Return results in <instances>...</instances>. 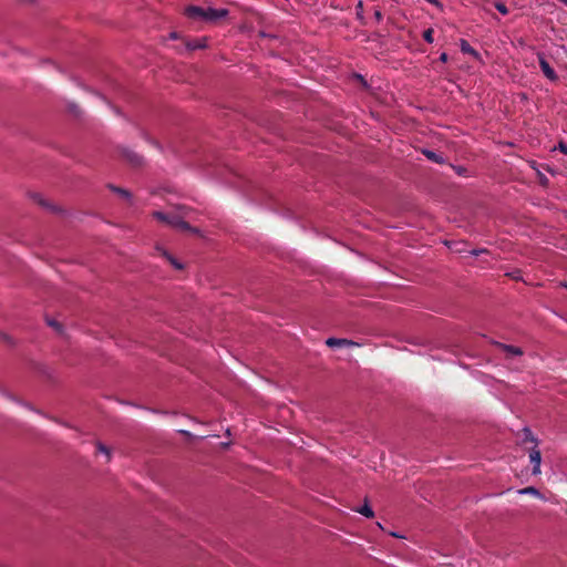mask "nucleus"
<instances>
[{
    "mask_svg": "<svg viewBox=\"0 0 567 567\" xmlns=\"http://www.w3.org/2000/svg\"><path fill=\"white\" fill-rule=\"evenodd\" d=\"M181 433H183V434H189V432H188V431H184V430H183V431H181Z\"/></svg>",
    "mask_w": 567,
    "mask_h": 567,
    "instance_id": "c756f323",
    "label": "nucleus"
},
{
    "mask_svg": "<svg viewBox=\"0 0 567 567\" xmlns=\"http://www.w3.org/2000/svg\"><path fill=\"white\" fill-rule=\"evenodd\" d=\"M524 432H525L524 442L529 441L533 443V446L530 447V450L528 452L529 462L533 465L532 474L538 475V474H540V463H542V453H540V450L538 449V440L532 434L529 429L525 427Z\"/></svg>",
    "mask_w": 567,
    "mask_h": 567,
    "instance_id": "f257e3e1",
    "label": "nucleus"
},
{
    "mask_svg": "<svg viewBox=\"0 0 567 567\" xmlns=\"http://www.w3.org/2000/svg\"><path fill=\"white\" fill-rule=\"evenodd\" d=\"M429 3L435 6L439 9H443V4L439 0H426Z\"/></svg>",
    "mask_w": 567,
    "mask_h": 567,
    "instance_id": "4be33fe9",
    "label": "nucleus"
},
{
    "mask_svg": "<svg viewBox=\"0 0 567 567\" xmlns=\"http://www.w3.org/2000/svg\"><path fill=\"white\" fill-rule=\"evenodd\" d=\"M205 47H206L205 39H198V40H194V41L187 43L188 50L203 49Z\"/></svg>",
    "mask_w": 567,
    "mask_h": 567,
    "instance_id": "9b49d317",
    "label": "nucleus"
},
{
    "mask_svg": "<svg viewBox=\"0 0 567 567\" xmlns=\"http://www.w3.org/2000/svg\"><path fill=\"white\" fill-rule=\"evenodd\" d=\"M555 150H559L561 153L567 155V144L564 142H559Z\"/></svg>",
    "mask_w": 567,
    "mask_h": 567,
    "instance_id": "aec40b11",
    "label": "nucleus"
},
{
    "mask_svg": "<svg viewBox=\"0 0 567 567\" xmlns=\"http://www.w3.org/2000/svg\"><path fill=\"white\" fill-rule=\"evenodd\" d=\"M326 343L330 348H334V347H355V346H359V343H357L354 341H351V340H348V339H342V338H328Z\"/></svg>",
    "mask_w": 567,
    "mask_h": 567,
    "instance_id": "39448f33",
    "label": "nucleus"
},
{
    "mask_svg": "<svg viewBox=\"0 0 567 567\" xmlns=\"http://www.w3.org/2000/svg\"><path fill=\"white\" fill-rule=\"evenodd\" d=\"M518 493L519 494H529V495H535V496L540 495L539 491L533 486L525 487V488L520 489Z\"/></svg>",
    "mask_w": 567,
    "mask_h": 567,
    "instance_id": "ddd939ff",
    "label": "nucleus"
},
{
    "mask_svg": "<svg viewBox=\"0 0 567 567\" xmlns=\"http://www.w3.org/2000/svg\"><path fill=\"white\" fill-rule=\"evenodd\" d=\"M49 326L53 327L56 330H61V324L55 320H48L47 321Z\"/></svg>",
    "mask_w": 567,
    "mask_h": 567,
    "instance_id": "412c9836",
    "label": "nucleus"
},
{
    "mask_svg": "<svg viewBox=\"0 0 567 567\" xmlns=\"http://www.w3.org/2000/svg\"><path fill=\"white\" fill-rule=\"evenodd\" d=\"M423 39H424L425 42L432 44L434 42L433 30L432 29H426L423 32Z\"/></svg>",
    "mask_w": 567,
    "mask_h": 567,
    "instance_id": "4468645a",
    "label": "nucleus"
},
{
    "mask_svg": "<svg viewBox=\"0 0 567 567\" xmlns=\"http://www.w3.org/2000/svg\"><path fill=\"white\" fill-rule=\"evenodd\" d=\"M33 199L38 202L39 205L43 206V207H47V208H50V209H54L53 206H50L48 205V203L42 198L41 195L37 194V195H33Z\"/></svg>",
    "mask_w": 567,
    "mask_h": 567,
    "instance_id": "dca6fc26",
    "label": "nucleus"
},
{
    "mask_svg": "<svg viewBox=\"0 0 567 567\" xmlns=\"http://www.w3.org/2000/svg\"><path fill=\"white\" fill-rule=\"evenodd\" d=\"M357 512L367 518H372L374 516L372 507L367 502L361 507H359Z\"/></svg>",
    "mask_w": 567,
    "mask_h": 567,
    "instance_id": "9d476101",
    "label": "nucleus"
},
{
    "mask_svg": "<svg viewBox=\"0 0 567 567\" xmlns=\"http://www.w3.org/2000/svg\"><path fill=\"white\" fill-rule=\"evenodd\" d=\"M486 249H474L471 251L472 255L478 256L481 252H486Z\"/></svg>",
    "mask_w": 567,
    "mask_h": 567,
    "instance_id": "393cba45",
    "label": "nucleus"
},
{
    "mask_svg": "<svg viewBox=\"0 0 567 567\" xmlns=\"http://www.w3.org/2000/svg\"><path fill=\"white\" fill-rule=\"evenodd\" d=\"M154 217H156L158 220H161L167 225H171L174 228L182 229V230L190 229L189 225L186 221H184L183 219H181L179 217H177L175 215H168V214H164L162 212H155Z\"/></svg>",
    "mask_w": 567,
    "mask_h": 567,
    "instance_id": "f03ea898",
    "label": "nucleus"
},
{
    "mask_svg": "<svg viewBox=\"0 0 567 567\" xmlns=\"http://www.w3.org/2000/svg\"><path fill=\"white\" fill-rule=\"evenodd\" d=\"M112 190H114L115 193L120 194L122 197L126 198V199H130L131 198V193L126 189H123V188H118V187H114L112 186L111 187Z\"/></svg>",
    "mask_w": 567,
    "mask_h": 567,
    "instance_id": "2eb2a0df",
    "label": "nucleus"
},
{
    "mask_svg": "<svg viewBox=\"0 0 567 567\" xmlns=\"http://www.w3.org/2000/svg\"><path fill=\"white\" fill-rule=\"evenodd\" d=\"M374 18H375V20H377L378 22H380V21L382 20L383 16H382V13H381V11H380V10H377V11L374 12Z\"/></svg>",
    "mask_w": 567,
    "mask_h": 567,
    "instance_id": "5701e85b",
    "label": "nucleus"
},
{
    "mask_svg": "<svg viewBox=\"0 0 567 567\" xmlns=\"http://www.w3.org/2000/svg\"><path fill=\"white\" fill-rule=\"evenodd\" d=\"M440 61L445 63L447 61V53L446 52H442L440 54Z\"/></svg>",
    "mask_w": 567,
    "mask_h": 567,
    "instance_id": "b1692460",
    "label": "nucleus"
},
{
    "mask_svg": "<svg viewBox=\"0 0 567 567\" xmlns=\"http://www.w3.org/2000/svg\"><path fill=\"white\" fill-rule=\"evenodd\" d=\"M497 344L503 351H505L508 354H512V355H522L523 354V350L518 347L505 344V343H497Z\"/></svg>",
    "mask_w": 567,
    "mask_h": 567,
    "instance_id": "1a4fd4ad",
    "label": "nucleus"
},
{
    "mask_svg": "<svg viewBox=\"0 0 567 567\" xmlns=\"http://www.w3.org/2000/svg\"><path fill=\"white\" fill-rule=\"evenodd\" d=\"M537 58H538V61H539V66H540V70L542 72L544 73V75L549 80V81H556L558 79L557 76V73L555 72V70L549 65L548 61L546 60L545 55L543 53H538L537 54Z\"/></svg>",
    "mask_w": 567,
    "mask_h": 567,
    "instance_id": "7ed1b4c3",
    "label": "nucleus"
},
{
    "mask_svg": "<svg viewBox=\"0 0 567 567\" xmlns=\"http://www.w3.org/2000/svg\"><path fill=\"white\" fill-rule=\"evenodd\" d=\"M559 1L563 2L567 7V0H559Z\"/></svg>",
    "mask_w": 567,
    "mask_h": 567,
    "instance_id": "c85d7f7f",
    "label": "nucleus"
},
{
    "mask_svg": "<svg viewBox=\"0 0 567 567\" xmlns=\"http://www.w3.org/2000/svg\"><path fill=\"white\" fill-rule=\"evenodd\" d=\"M460 49L465 54H471L474 58L480 56V53L474 48H472L471 44L464 39L460 41Z\"/></svg>",
    "mask_w": 567,
    "mask_h": 567,
    "instance_id": "0eeeda50",
    "label": "nucleus"
},
{
    "mask_svg": "<svg viewBox=\"0 0 567 567\" xmlns=\"http://www.w3.org/2000/svg\"><path fill=\"white\" fill-rule=\"evenodd\" d=\"M422 153L425 155V157L434 163L442 164L444 163V157L441 154H437L431 150H423Z\"/></svg>",
    "mask_w": 567,
    "mask_h": 567,
    "instance_id": "6e6552de",
    "label": "nucleus"
},
{
    "mask_svg": "<svg viewBox=\"0 0 567 567\" xmlns=\"http://www.w3.org/2000/svg\"><path fill=\"white\" fill-rule=\"evenodd\" d=\"M164 256L174 266V268H176V269L183 268V265L177 259H175L173 256H171L168 252L164 251Z\"/></svg>",
    "mask_w": 567,
    "mask_h": 567,
    "instance_id": "f8f14e48",
    "label": "nucleus"
},
{
    "mask_svg": "<svg viewBox=\"0 0 567 567\" xmlns=\"http://www.w3.org/2000/svg\"><path fill=\"white\" fill-rule=\"evenodd\" d=\"M128 159L134 164V165H140L142 163V158L135 154V153H131L128 154Z\"/></svg>",
    "mask_w": 567,
    "mask_h": 567,
    "instance_id": "6ab92c4d",
    "label": "nucleus"
},
{
    "mask_svg": "<svg viewBox=\"0 0 567 567\" xmlns=\"http://www.w3.org/2000/svg\"><path fill=\"white\" fill-rule=\"evenodd\" d=\"M495 9L504 16L508 13V9L503 2H496Z\"/></svg>",
    "mask_w": 567,
    "mask_h": 567,
    "instance_id": "a211bd4d",
    "label": "nucleus"
},
{
    "mask_svg": "<svg viewBox=\"0 0 567 567\" xmlns=\"http://www.w3.org/2000/svg\"><path fill=\"white\" fill-rule=\"evenodd\" d=\"M96 447H97V451H99L100 453L105 454V455L107 456V458H110V456H111V452H110V450L107 449V446H105L103 443H100V442H99V443L96 444Z\"/></svg>",
    "mask_w": 567,
    "mask_h": 567,
    "instance_id": "f3484780",
    "label": "nucleus"
},
{
    "mask_svg": "<svg viewBox=\"0 0 567 567\" xmlns=\"http://www.w3.org/2000/svg\"><path fill=\"white\" fill-rule=\"evenodd\" d=\"M177 37H178V35H177V33H176V32H171V33H169V39H172V40L177 39Z\"/></svg>",
    "mask_w": 567,
    "mask_h": 567,
    "instance_id": "a878e982",
    "label": "nucleus"
},
{
    "mask_svg": "<svg viewBox=\"0 0 567 567\" xmlns=\"http://www.w3.org/2000/svg\"><path fill=\"white\" fill-rule=\"evenodd\" d=\"M186 14L193 19L205 20L206 19V9H203V8L196 7V6H190L186 9Z\"/></svg>",
    "mask_w": 567,
    "mask_h": 567,
    "instance_id": "423d86ee",
    "label": "nucleus"
},
{
    "mask_svg": "<svg viewBox=\"0 0 567 567\" xmlns=\"http://www.w3.org/2000/svg\"><path fill=\"white\" fill-rule=\"evenodd\" d=\"M361 9H362V2L360 1V2L358 3V10H361Z\"/></svg>",
    "mask_w": 567,
    "mask_h": 567,
    "instance_id": "cd10ccee",
    "label": "nucleus"
},
{
    "mask_svg": "<svg viewBox=\"0 0 567 567\" xmlns=\"http://www.w3.org/2000/svg\"><path fill=\"white\" fill-rule=\"evenodd\" d=\"M560 286L567 289V281L560 282Z\"/></svg>",
    "mask_w": 567,
    "mask_h": 567,
    "instance_id": "bb28decb",
    "label": "nucleus"
},
{
    "mask_svg": "<svg viewBox=\"0 0 567 567\" xmlns=\"http://www.w3.org/2000/svg\"><path fill=\"white\" fill-rule=\"evenodd\" d=\"M229 11L225 8L215 9L208 8L206 9V21H216L219 19H224L228 16Z\"/></svg>",
    "mask_w": 567,
    "mask_h": 567,
    "instance_id": "20e7f679",
    "label": "nucleus"
}]
</instances>
